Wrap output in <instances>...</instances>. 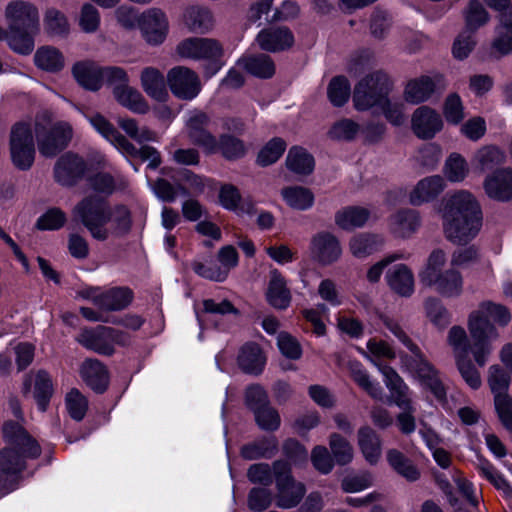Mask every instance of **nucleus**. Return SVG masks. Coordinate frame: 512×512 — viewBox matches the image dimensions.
Segmentation results:
<instances>
[{"mask_svg": "<svg viewBox=\"0 0 512 512\" xmlns=\"http://www.w3.org/2000/svg\"><path fill=\"white\" fill-rule=\"evenodd\" d=\"M34 134L39 152L45 157H52L71 141L73 128L64 121L52 124L47 117H39L34 123L15 124L10 134V155L18 169L27 170L34 162Z\"/></svg>", "mask_w": 512, "mask_h": 512, "instance_id": "1", "label": "nucleus"}, {"mask_svg": "<svg viewBox=\"0 0 512 512\" xmlns=\"http://www.w3.org/2000/svg\"><path fill=\"white\" fill-rule=\"evenodd\" d=\"M443 232L455 244H467L480 232L481 205L469 190H455L445 196L440 208Z\"/></svg>", "mask_w": 512, "mask_h": 512, "instance_id": "2", "label": "nucleus"}, {"mask_svg": "<svg viewBox=\"0 0 512 512\" xmlns=\"http://www.w3.org/2000/svg\"><path fill=\"white\" fill-rule=\"evenodd\" d=\"M73 214L98 241L117 238L129 232L132 224L131 213L124 205L110 208L98 197H86L78 203Z\"/></svg>", "mask_w": 512, "mask_h": 512, "instance_id": "3", "label": "nucleus"}, {"mask_svg": "<svg viewBox=\"0 0 512 512\" xmlns=\"http://www.w3.org/2000/svg\"><path fill=\"white\" fill-rule=\"evenodd\" d=\"M11 437L9 447L0 452V491L8 493L16 488L17 475L25 468L26 460L37 458L41 449L24 430L12 423L3 427L5 437Z\"/></svg>", "mask_w": 512, "mask_h": 512, "instance_id": "4", "label": "nucleus"}, {"mask_svg": "<svg viewBox=\"0 0 512 512\" xmlns=\"http://www.w3.org/2000/svg\"><path fill=\"white\" fill-rule=\"evenodd\" d=\"M447 260L444 250L434 249L419 271V280L443 297H458L463 291V277L456 267L444 270Z\"/></svg>", "mask_w": 512, "mask_h": 512, "instance_id": "5", "label": "nucleus"}, {"mask_svg": "<svg viewBox=\"0 0 512 512\" xmlns=\"http://www.w3.org/2000/svg\"><path fill=\"white\" fill-rule=\"evenodd\" d=\"M380 371L384 376L385 384L391 393L393 402L403 410V412L397 416L398 426L401 432L404 434L414 432L416 424L412 414L415 408L409 387L391 367L382 366L380 367Z\"/></svg>", "mask_w": 512, "mask_h": 512, "instance_id": "6", "label": "nucleus"}, {"mask_svg": "<svg viewBox=\"0 0 512 512\" xmlns=\"http://www.w3.org/2000/svg\"><path fill=\"white\" fill-rule=\"evenodd\" d=\"M390 88L389 78L382 71H375L362 78L355 86L353 104L356 110L366 111L373 109L378 112Z\"/></svg>", "mask_w": 512, "mask_h": 512, "instance_id": "7", "label": "nucleus"}, {"mask_svg": "<svg viewBox=\"0 0 512 512\" xmlns=\"http://www.w3.org/2000/svg\"><path fill=\"white\" fill-rule=\"evenodd\" d=\"M391 331L411 350L414 359L409 365L411 372L419 379L423 387L430 389L438 400H443L445 397V389L441 381L437 377V373L431 364L423 357L422 353L415 346L406 334L399 330L397 322H388Z\"/></svg>", "mask_w": 512, "mask_h": 512, "instance_id": "8", "label": "nucleus"}, {"mask_svg": "<svg viewBox=\"0 0 512 512\" xmlns=\"http://www.w3.org/2000/svg\"><path fill=\"white\" fill-rule=\"evenodd\" d=\"M222 53L221 44L211 38L189 37L180 41L176 46V54L180 58L211 61V72L207 70L209 77L220 70L221 64L218 59L222 56Z\"/></svg>", "mask_w": 512, "mask_h": 512, "instance_id": "9", "label": "nucleus"}, {"mask_svg": "<svg viewBox=\"0 0 512 512\" xmlns=\"http://www.w3.org/2000/svg\"><path fill=\"white\" fill-rule=\"evenodd\" d=\"M488 384L494 394L495 408L502 425L512 432V398L507 395L510 373L499 365L489 368Z\"/></svg>", "mask_w": 512, "mask_h": 512, "instance_id": "10", "label": "nucleus"}, {"mask_svg": "<svg viewBox=\"0 0 512 512\" xmlns=\"http://www.w3.org/2000/svg\"><path fill=\"white\" fill-rule=\"evenodd\" d=\"M79 296L106 311L125 309L133 300V292L128 287H84L79 291Z\"/></svg>", "mask_w": 512, "mask_h": 512, "instance_id": "11", "label": "nucleus"}, {"mask_svg": "<svg viewBox=\"0 0 512 512\" xmlns=\"http://www.w3.org/2000/svg\"><path fill=\"white\" fill-rule=\"evenodd\" d=\"M274 473L277 485V506L289 509L298 505L305 494L304 485L294 481L290 475L289 466L284 462H276L274 464Z\"/></svg>", "mask_w": 512, "mask_h": 512, "instance_id": "12", "label": "nucleus"}, {"mask_svg": "<svg viewBox=\"0 0 512 512\" xmlns=\"http://www.w3.org/2000/svg\"><path fill=\"white\" fill-rule=\"evenodd\" d=\"M443 76L438 73L420 75L409 79L403 89V99L411 105L428 101L438 88H444Z\"/></svg>", "mask_w": 512, "mask_h": 512, "instance_id": "13", "label": "nucleus"}, {"mask_svg": "<svg viewBox=\"0 0 512 512\" xmlns=\"http://www.w3.org/2000/svg\"><path fill=\"white\" fill-rule=\"evenodd\" d=\"M139 30L143 39L152 46L162 44L169 32V21L164 11L149 8L141 13Z\"/></svg>", "mask_w": 512, "mask_h": 512, "instance_id": "14", "label": "nucleus"}, {"mask_svg": "<svg viewBox=\"0 0 512 512\" xmlns=\"http://www.w3.org/2000/svg\"><path fill=\"white\" fill-rule=\"evenodd\" d=\"M9 30L36 33L39 30V12L35 5L24 1H11L5 9Z\"/></svg>", "mask_w": 512, "mask_h": 512, "instance_id": "15", "label": "nucleus"}, {"mask_svg": "<svg viewBox=\"0 0 512 512\" xmlns=\"http://www.w3.org/2000/svg\"><path fill=\"white\" fill-rule=\"evenodd\" d=\"M309 251L318 264L327 266L337 262L342 255L338 237L329 231H320L311 238Z\"/></svg>", "mask_w": 512, "mask_h": 512, "instance_id": "16", "label": "nucleus"}, {"mask_svg": "<svg viewBox=\"0 0 512 512\" xmlns=\"http://www.w3.org/2000/svg\"><path fill=\"white\" fill-rule=\"evenodd\" d=\"M77 341L85 348L104 355L112 354L115 344L124 343L116 332L104 326L82 330Z\"/></svg>", "mask_w": 512, "mask_h": 512, "instance_id": "17", "label": "nucleus"}, {"mask_svg": "<svg viewBox=\"0 0 512 512\" xmlns=\"http://www.w3.org/2000/svg\"><path fill=\"white\" fill-rule=\"evenodd\" d=\"M167 82L172 93L180 99L192 100L201 91L198 75L187 67L172 68L167 74Z\"/></svg>", "mask_w": 512, "mask_h": 512, "instance_id": "18", "label": "nucleus"}, {"mask_svg": "<svg viewBox=\"0 0 512 512\" xmlns=\"http://www.w3.org/2000/svg\"><path fill=\"white\" fill-rule=\"evenodd\" d=\"M83 115L93 129L120 153L123 155H133L136 153V147L105 116L100 113H83Z\"/></svg>", "mask_w": 512, "mask_h": 512, "instance_id": "19", "label": "nucleus"}, {"mask_svg": "<svg viewBox=\"0 0 512 512\" xmlns=\"http://www.w3.org/2000/svg\"><path fill=\"white\" fill-rule=\"evenodd\" d=\"M444 126L442 116L429 106H421L411 116V129L420 139H432Z\"/></svg>", "mask_w": 512, "mask_h": 512, "instance_id": "20", "label": "nucleus"}, {"mask_svg": "<svg viewBox=\"0 0 512 512\" xmlns=\"http://www.w3.org/2000/svg\"><path fill=\"white\" fill-rule=\"evenodd\" d=\"M469 329L474 359L478 365L484 366L491 353L490 341L498 336L495 326L492 322H470Z\"/></svg>", "mask_w": 512, "mask_h": 512, "instance_id": "21", "label": "nucleus"}, {"mask_svg": "<svg viewBox=\"0 0 512 512\" xmlns=\"http://www.w3.org/2000/svg\"><path fill=\"white\" fill-rule=\"evenodd\" d=\"M208 123V117L201 111H192L186 119V129L190 139L203 148L207 153L218 151V142L216 138L205 130Z\"/></svg>", "mask_w": 512, "mask_h": 512, "instance_id": "22", "label": "nucleus"}, {"mask_svg": "<svg viewBox=\"0 0 512 512\" xmlns=\"http://www.w3.org/2000/svg\"><path fill=\"white\" fill-rule=\"evenodd\" d=\"M446 181L441 175H431L420 179L409 192V202L420 206L435 200L446 189Z\"/></svg>", "mask_w": 512, "mask_h": 512, "instance_id": "23", "label": "nucleus"}, {"mask_svg": "<svg viewBox=\"0 0 512 512\" xmlns=\"http://www.w3.org/2000/svg\"><path fill=\"white\" fill-rule=\"evenodd\" d=\"M486 195L497 201L512 199V169L502 168L488 174L483 182Z\"/></svg>", "mask_w": 512, "mask_h": 512, "instance_id": "24", "label": "nucleus"}, {"mask_svg": "<svg viewBox=\"0 0 512 512\" xmlns=\"http://www.w3.org/2000/svg\"><path fill=\"white\" fill-rule=\"evenodd\" d=\"M256 42L264 51L279 52L294 44V36L286 27L267 28L258 33Z\"/></svg>", "mask_w": 512, "mask_h": 512, "instance_id": "25", "label": "nucleus"}, {"mask_svg": "<svg viewBox=\"0 0 512 512\" xmlns=\"http://www.w3.org/2000/svg\"><path fill=\"white\" fill-rule=\"evenodd\" d=\"M421 218L413 209H402L392 214L388 221L389 231L398 238L411 237L420 227Z\"/></svg>", "mask_w": 512, "mask_h": 512, "instance_id": "26", "label": "nucleus"}, {"mask_svg": "<svg viewBox=\"0 0 512 512\" xmlns=\"http://www.w3.org/2000/svg\"><path fill=\"white\" fill-rule=\"evenodd\" d=\"M182 22L188 31L197 34L210 32L215 24L211 10L202 5L187 7L183 12Z\"/></svg>", "mask_w": 512, "mask_h": 512, "instance_id": "27", "label": "nucleus"}, {"mask_svg": "<svg viewBox=\"0 0 512 512\" xmlns=\"http://www.w3.org/2000/svg\"><path fill=\"white\" fill-rule=\"evenodd\" d=\"M72 74L84 89L97 91L103 85L104 67L93 61H80L73 65Z\"/></svg>", "mask_w": 512, "mask_h": 512, "instance_id": "28", "label": "nucleus"}, {"mask_svg": "<svg viewBox=\"0 0 512 512\" xmlns=\"http://www.w3.org/2000/svg\"><path fill=\"white\" fill-rule=\"evenodd\" d=\"M84 171L83 159L73 153H66L55 165V178L60 184L69 186L81 178Z\"/></svg>", "mask_w": 512, "mask_h": 512, "instance_id": "29", "label": "nucleus"}, {"mask_svg": "<svg viewBox=\"0 0 512 512\" xmlns=\"http://www.w3.org/2000/svg\"><path fill=\"white\" fill-rule=\"evenodd\" d=\"M266 298L270 305L285 309L291 302V292L284 276L276 269L270 271Z\"/></svg>", "mask_w": 512, "mask_h": 512, "instance_id": "30", "label": "nucleus"}, {"mask_svg": "<svg viewBox=\"0 0 512 512\" xmlns=\"http://www.w3.org/2000/svg\"><path fill=\"white\" fill-rule=\"evenodd\" d=\"M82 380L95 392H103L109 383V375L106 367L94 359H86L80 367Z\"/></svg>", "mask_w": 512, "mask_h": 512, "instance_id": "31", "label": "nucleus"}, {"mask_svg": "<svg viewBox=\"0 0 512 512\" xmlns=\"http://www.w3.org/2000/svg\"><path fill=\"white\" fill-rule=\"evenodd\" d=\"M386 281L390 289L401 296H410L414 291L413 273L403 264L390 268L386 273Z\"/></svg>", "mask_w": 512, "mask_h": 512, "instance_id": "32", "label": "nucleus"}, {"mask_svg": "<svg viewBox=\"0 0 512 512\" xmlns=\"http://www.w3.org/2000/svg\"><path fill=\"white\" fill-rule=\"evenodd\" d=\"M140 81L143 90L152 99L163 102L168 98L164 77L157 68H144L140 74Z\"/></svg>", "mask_w": 512, "mask_h": 512, "instance_id": "33", "label": "nucleus"}, {"mask_svg": "<svg viewBox=\"0 0 512 512\" xmlns=\"http://www.w3.org/2000/svg\"><path fill=\"white\" fill-rule=\"evenodd\" d=\"M115 100L123 107L133 113L145 114L149 110V105L142 94L132 86L122 85L112 89Z\"/></svg>", "mask_w": 512, "mask_h": 512, "instance_id": "34", "label": "nucleus"}, {"mask_svg": "<svg viewBox=\"0 0 512 512\" xmlns=\"http://www.w3.org/2000/svg\"><path fill=\"white\" fill-rule=\"evenodd\" d=\"M65 63L63 53L54 46H41L34 54V64L45 72L57 73L65 67Z\"/></svg>", "mask_w": 512, "mask_h": 512, "instance_id": "35", "label": "nucleus"}, {"mask_svg": "<svg viewBox=\"0 0 512 512\" xmlns=\"http://www.w3.org/2000/svg\"><path fill=\"white\" fill-rule=\"evenodd\" d=\"M358 446L367 462L376 464L381 457V441L369 426H362L357 433Z\"/></svg>", "mask_w": 512, "mask_h": 512, "instance_id": "36", "label": "nucleus"}, {"mask_svg": "<svg viewBox=\"0 0 512 512\" xmlns=\"http://www.w3.org/2000/svg\"><path fill=\"white\" fill-rule=\"evenodd\" d=\"M237 65L258 78H270L275 74V64L265 54L243 56Z\"/></svg>", "mask_w": 512, "mask_h": 512, "instance_id": "37", "label": "nucleus"}, {"mask_svg": "<svg viewBox=\"0 0 512 512\" xmlns=\"http://www.w3.org/2000/svg\"><path fill=\"white\" fill-rule=\"evenodd\" d=\"M370 216L369 210L363 207L349 206L335 214V224L342 230L351 231L365 225Z\"/></svg>", "mask_w": 512, "mask_h": 512, "instance_id": "38", "label": "nucleus"}, {"mask_svg": "<svg viewBox=\"0 0 512 512\" xmlns=\"http://www.w3.org/2000/svg\"><path fill=\"white\" fill-rule=\"evenodd\" d=\"M265 363L266 358L258 345L254 343H248L241 348L238 356V364L240 368L246 373H261Z\"/></svg>", "mask_w": 512, "mask_h": 512, "instance_id": "39", "label": "nucleus"}, {"mask_svg": "<svg viewBox=\"0 0 512 512\" xmlns=\"http://www.w3.org/2000/svg\"><path fill=\"white\" fill-rule=\"evenodd\" d=\"M285 203L292 209L305 211L314 205L315 197L313 192L302 186H289L281 191Z\"/></svg>", "mask_w": 512, "mask_h": 512, "instance_id": "40", "label": "nucleus"}, {"mask_svg": "<svg viewBox=\"0 0 512 512\" xmlns=\"http://www.w3.org/2000/svg\"><path fill=\"white\" fill-rule=\"evenodd\" d=\"M241 196L238 189L230 184H225L219 191V202L221 206L227 210L236 212L239 215L252 214L254 212V204L244 202L240 205Z\"/></svg>", "mask_w": 512, "mask_h": 512, "instance_id": "41", "label": "nucleus"}, {"mask_svg": "<svg viewBox=\"0 0 512 512\" xmlns=\"http://www.w3.org/2000/svg\"><path fill=\"white\" fill-rule=\"evenodd\" d=\"M383 244L379 235L358 233L349 240V251L356 258H365L372 254Z\"/></svg>", "mask_w": 512, "mask_h": 512, "instance_id": "42", "label": "nucleus"}, {"mask_svg": "<svg viewBox=\"0 0 512 512\" xmlns=\"http://www.w3.org/2000/svg\"><path fill=\"white\" fill-rule=\"evenodd\" d=\"M287 168L295 174H310L315 166L314 158L304 148L292 147L286 157Z\"/></svg>", "mask_w": 512, "mask_h": 512, "instance_id": "43", "label": "nucleus"}, {"mask_svg": "<svg viewBox=\"0 0 512 512\" xmlns=\"http://www.w3.org/2000/svg\"><path fill=\"white\" fill-rule=\"evenodd\" d=\"M469 165L459 153H451L445 160L443 174L445 181L461 183L469 175Z\"/></svg>", "mask_w": 512, "mask_h": 512, "instance_id": "44", "label": "nucleus"}, {"mask_svg": "<svg viewBox=\"0 0 512 512\" xmlns=\"http://www.w3.org/2000/svg\"><path fill=\"white\" fill-rule=\"evenodd\" d=\"M510 317L507 307L492 301H483L470 313L469 320H506Z\"/></svg>", "mask_w": 512, "mask_h": 512, "instance_id": "45", "label": "nucleus"}, {"mask_svg": "<svg viewBox=\"0 0 512 512\" xmlns=\"http://www.w3.org/2000/svg\"><path fill=\"white\" fill-rule=\"evenodd\" d=\"M495 33V38L492 43L494 52L499 55L512 53V20L506 16H502Z\"/></svg>", "mask_w": 512, "mask_h": 512, "instance_id": "46", "label": "nucleus"}, {"mask_svg": "<svg viewBox=\"0 0 512 512\" xmlns=\"http://www.w3.org/2000/svg\"><path fill=\"white\" fill-rule=\"evenodd\" d=\"M195 310L198 316L206 313L220 316L241 317L239 310L228 300L216 302L213 299H205L195 306Z\"/></svg>", "mask_w": 512, "mask_h": 512, "instance_id": "47", "label": "nucleus"}, {"mask_svg": "<svg viewBox=\"0 0 512 512\" xmlns=\"http://www.w3.org/2000/svg\"><path fill=\"white\" fill-rule=\"evenodd\" d=\"M387 461L400 475L408 481H415L419 478L418 469L400 451L390 449L387 451Z\"/></svg>", "mask_w": 512, "mask_h": 512, "instance_id": "48", "label": "nucleus"}, {"mask_svg": "<svg viewBox=\"0 0 512 512\" xmlns=\"http://www.w3.org/2000/svg\"><path fill=\"white\" fill-rule=\"evenodd\" d=\"M351 94L350 83L344 76H336L331 79L327 87V96L335 107L343 106Z\"/></svg>", "mask_w": 512, "mask_h": 512, "instance_id": "49", "label": "nucleus"}, {"mask_svg": "<svg viewBox=\"0 0 512 512\" xmlns=\"http://www.w3.org/2000/svg\"><path fill=\"white\" fill-rule=\"evenodd\" d=\"M117 122L127 136L139 143L156 140V133L146 126H140L135 119L119 118Z\"/></svg>", "mask_w": 512, "mask_h": 512, "instance_id": "50", "label": "nucleus"}, {"mask_svg": "<svg viewBox=\"0 0 512 512\" xmlns=\"http://www.w3.org/2000/svg\"><path fill=\"white\" fill-rule=\"evenodd\" d=\"M286 150V143L281 138H273L258 152L256 162L265 167L275 163Z\"/></svg>", "mask_w": 512, "mask_h": 512, "instance_id": "51", "label": "nucleus"}, {"mask_svg": "<svg viewBox=\"0 0 512 512\" xmlns=\"http://www.w3.org/2000/svg\"><path fill=\"white\" fill-rule=\"evenodd\" d=\"M360 132V125L352 119L343 118L330 127L327 135L332 140L350 141Z\"/></svg>", "mask_w": 512, "mask_h": 512, "instance_id": "52", "label": "nucleus"}, {"mask_svg": "<svg viewBox=\"0 0 512 512\" xmlns=\"http://www.w3.org/2000/svg\"><path fill=\"white\" fill-rule=\"evenodd\" d=\"M53 392L52 380L45 371H39L34 377V397L41 411L46 409Z\"/></svg>", "mask_w": 512, "mask_h": 512, "instance_id": "53", "label": "nucleus"}, {"mask_svg": "<svg viewBox=\"0 0 512 512\" xmlns=\"http://www.w3.org/2000/svg\"><path fill=\"white\" fill-rule=\"evenodd\" d=\"M277 450V440L271 436L246 445L242 448L241 454L244 458L252 460L262 457H271Z\"/></svg>", "mask_w": 512, "mask_h": 512, "instance_id": "54", "label": "nucleus"}, {"mask_svg": "<svg viewBox=\"0 0 512 512\" xmlns=\"http://www.w3.org/2000/svg\"><path fill=\"white\" fill-rule=\"evenodd\" d=\"M44 28L50 35L62 36L69 32V23L62 12L50 8L45 12Z\"/></svg>", "mask_w": 512, "mask_h": 512, "instance_id": "55", "label": "nucleus"}, {"mask_svg": "<svg viewBox=\"0 0 512 512\" xmlns=\"http://www.w3.org/2000/svg\"><path fill=\"white\" fill-rule=\"evenodd\" d=\"M443 115L452 125H458L465 117V108L461 97L457 93L449 94L443 103Z\"/></svg>", "mask_w": 512, "mask_h": 512, "instance_id": "56", "label": "nucleus"}, {"mask_svg": "<svg viewBox=\"0 0 512 512\" xmlns=\"http://www.w3.org/2000/svg\"><path fill=\"white\" fill-rule=\"evenodd\" d=\"M351 375L354 381L364 389L374 399L381 400L383 396V390L379 383L374 382L370 379L369 375L365 370L362 369L358 363L351 364Z\"/></svg>", "mask_w": 512, "mask_h": 512, "instance_id": "57", "label": "nucleus"}, {"mask_svg": "<svg viewBox=\"0 0 512 512\" xmlns=\"http://www.w3.org/2000/svg\"><path fill=\"white\" fill-rule=\"evenodd\" d=\"M329 445L335 461L339 465H346L353 459V448L350 443L339 434L330 436Z\"/></svg>", "mask_w": 512, "mask_h": 512, "instance_id": "58", "label": "nucleus"}, {"mask_svg": "<svg viewBox=\"0 0 512 512\" xmlns=\"http://www.w3.org/2000/svg\"><path fill=\"white\" fill-rule=\"evenodd\" d=\"M378 112L384 114L385 118L395 126H400L406 121L405 105L399 101H391L387 95L381 103Z\"/></svg>", "mask_w": 512, "mask_h": 512, "instance_id": "59", "label": "nucleus"}, {"mask_svg": "<svg viewBox=\"0 0 512 512\" xmlns=\"http://www.w3.org/2000/svg\"><path fill=\"white\" fill-rule=\"evenodd\" d=\"M113 15L117 24L126 30H134L139 27L141 13L130 5L123 4L118 6Z\"/></svg>", "mask_w": 512, "mask_h": 512, "instance_id": "60", "label": "nucleus"}, {"mask_svg": "<svg viewBox=\"0 0 512 512\" xmlns=\"http://www.w3.org/2000/svg\"><path fill=\"white\" fill-rule=\"evenodd\" d=\"M448 343L452 347L456 359L468 357L469 343L464 328L458 325L453 326L448 334Z\"/></svg>", "mask_w": 512, "mask_h": 512, "instance_id": "61", "label": "nucleus"}, {"mask_svg": "<svg viewBox=\"0 0 512 512\" xmlns=\"http://www.w3.org/2000/svg\"><path fill=\"white\" fill-rule=\"evenodd\" d=\"M28 32L24 30H9V36L6 41L14 52L28 55L33 51L34 40Z\"/></svg>", "mask_w": 512, "mask_h": 512, "instance_id": "62", "label": "nucleus"}, {"mask_svg": "<svg viewBox=\"0 0 512 512\" xmlns=\"http://www.w3.org/2000/svg\"><path fill=\"white\" fill-rule=\"evenodd\" d=\"M504 161L503 153L496 147L486 146L474 155V162L481 170H487Z\"/></svg>", "mask_w": 512, "mask_h": 512, "instance_id": "63", "label": "nucleus"}, {"mask_svg": "<svg viewBox=\"0 0 512 512\" xmlns=\"http://www.w3.org/2000/svg\"><path fill=\"white\" fill-rule=\"evenodd\" d=\"M489 14L479 0H470L465 11L466 25L470 29H477L487 23Z\"/></svg>", "mask_w": 512, "mask_h": 512, "instance_id": "64", "label": "nucleus"}]
</instances>
